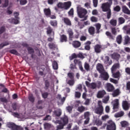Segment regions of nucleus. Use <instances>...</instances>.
<instances>
[{
  "instance_id": "nucleus-1",
  "label": "nucleus",
  "mask_w": 130,
  "mask_h": 130,
  "mask_svg": "<svg viewBox=\"0 0 130 130\" xmlns=\"http://www.w3.org/2000/svg\"><path fill=\"white\" fill-rule=\"evenodd\" d=\"M87 14H88V11H87L86 9L81 7H77V15L79 18L82 19L81 20L82 22L88 20V15H86Z\"/></svg>"
},
{
  "instance_id": "nucleus-2",
  "label": "nucleus",
  "mask_w": 130,
  "mask_h": 130,
  "mask_svg": "<svg viewBox=\"0 0 130 130\" xmlns=\"http://www.w3.org/2000/svg\"><path fill=\"white\" fill-rule=\"evenodd\" d=\"M103 106H102V102L101 101H98V107L95 109V113L102 115L103 113Z\"/></svg>"
},
{
  "instance_id": "nucleus-3",
  "label": "nucleus",
  "mask_w": 130,
  "mask_h": 130,
  "mask_svg": "<svg viewBox=\"0 0 130 130\" xmlns=\"http://www.w3.org/2000/svg\"><path fill=\"white\" fill-rule=\"evenodd\" d=\"M59 124H63V125H67L69 123V117L64 114L61 117L60 120H58Z\"/></svg>"
},
{
  "instance_id": "nucleus-4",
  "label": "nucleus",
  "mask_w": 130,
  "mask_h": 130,
  "mask_svg": "<svg viewBox=\"0 0 130 130\" xmlns=\"http://www.w3.org/2000/svg\"><path fill=\"white\" fill-rule=\"evenodd\" d=\"M107 129L116 130V125H115V123L112 121V120H109L107 126Z\"/></svg>"
},
{
  "instance_id": "nucleus-5",
  "label": "nucleus",
  "mask_w": 130,
  "mask_h": 130,
  "mask_svg": "<svg viewBox=\"0 0 130 130\" xmlns=\"http://www.w3.org/2000/svg\"><path fill=\"white\" fill-rule=\"evenodd\" d=\"M110 56L112 59H114V60H116V61H119V59H120V54H119L117 52H114L113 54H110Z\"/></svg>"
},
{
  "instance_id": "nucleus-6",
  "label": "nucleus",
  "mask_w": 130,
  "mask_h": 130,
  "mask_svg": "<svg viewBox=\"0 0 130 130\" xmlns=\"http://www.w3.org/2000/svg\"><path fill=\"white\" fill-rule=\"evenodd\" d=\"M120 69V63L119 62L117 63H115L111 68V70L112 73H115L117 70H119Z\"/></svg>"
},
{
  "instance_id": "nucleus-7",
  "label": "nucleus",
  "mask_w": 130,
  "mask_h": 130,
  "mask_svg": "<svg viewBox=\"0 0 130 130\" xmlns=\"http://www.w3.org/2000/svg\"><path fill=\"white\" fill-rule=\"evenodd\" d=\"M100 77L104 81H107L109 79V75L105 71L100 73Z\"/></svg>"
},
{
  "instance_id": "nucleus-8",
  "label": "nucleus",
  "mask_w": 130,
  "mask_h": 130,
  "mask_svg": "<svg viewBox=\"0 0 130 130\" xmlns=\"http://www.w3.org/2000/svg\"><path fill=\"white\" fill-rule=\"evenodd\" d=\"M8 127L11 128V130H19L20 127L19 126L16 125L14 123H9L8 124Z\"/></svg>"
},
{
  "instance_id": "nucleus-9",
  "label": "nucleus",
  "mask_w": 130,
  "mask_h": 130,
  "mask_svg": "<svg viewBox=\"0 0 130 130\" xmlns=\"http://www.w3.org/2000/svg\"><path fill=\"white\" fill-rule=\"evenodd\" d=\"M96 71H98L99 73L100 74L103 72H104L105 70L104 69V67L103 65L100 63H98L96 66Z\"/></svg>"
},
{
  "instance_id": "nucleus-10",
  "label": "nucleus",
  "mask_w": 130,
  "mask_h": 130,
  "mask_svg": "<svg viewBox=\"0 0 130 130\" xmlns=\"http://www.w3.org/2000/svg\"><path fill=\"white\" fill-rule=\"evenodd\" d=\"M106 95V91L105 90H100L98 91L96 97L97 98H103Z\"/></svg>"
},
{
  "instance_id": "nucleus-11",
  "label": "nucleus",
  "mask_w": 130,
  "mask_h": 130,
  "mask_svg": "<svg viewBox=\"0 0 130 130\" xmlns=\"http://www.w3.org/2000/svg\"><path fill=\"white\" fill-rule=\"evenodd\" d=\"M108 92H113L114 91V86L110 83H107L106 85Z\"/></svg>"
},
{
  "instance_id": "nucleus-12",
  "label": "nucleus",
  "mask_w": 130,
  "mask_h": 130,
  "mask_svg": "<svg viewBox=\"0 0 130 130\" xmlns=\"http://www.w3.org/2000/svg\"><path fill=\"white\" fill-rule=\"evenodd\" d=\"M62 21L67 26H72V21L68 17H64L62 18Z\"/></svg>"
},
{
  "instance_id": "nucleus-13",
  "label": "nucleus",
  "mask_w": 130,
  "mask_h": 130,
  "mask_svg": "<svg viewBox=\"0 0 130 130\" xmlns=\"http://www.w3.org/2000/svg\"><path fill=\"white\" fill-rule=\"evenodd\" d=\"M115 103L113 104V109L114 112H116L118 110V99L115 100Z\"/></svg>"
},
{
  "instance_id": "nucleus-14",
  "label": "nucleus",
  "mask_w": 130,
  "mask_h": 130,
  "mask_svg": "<svg viewBox=\"0 0 130 130\" xmlns=\"http://www.w3.org/2000/svg\"><path fill=\"white\" fill-rule=\"evenodd\" d=\"M102 48V46L101 45L96 44L94 46V51L96 53H100L101 52V49Z\"/></svg>"
},
{
  "instance_id": "nucleus-15",
  "label": "nucleus",
  "mask_w": 130,
  "mask_h": 130,
  "mask_svg": "<svg viewBox=\"0 0 130 130\" xmlns=\"http://www.w3.org/2000/svg\"><path fill=\"white\" fill-rule=\"evenodd\" d=\"M105 63L108 64V66H111L112 64V60H110V58L108 56H106L105 57Z\"/></svg>"
},
{
  "instance_id": "nucleus-16",
  "label": "nucleus",
  "mask_w": 130,
  "mask_h": 130,
  "mask_svg": "<svg viewBox=\"0 0 130 130\" xmlns=\"http://www.w3.org/2000/svg\"><path fill=\"white\" fill-rule=\"evenodd\" d=\"M73 46L75 48H79L81 45V42L78 41H74L72 43Z\"/></svg>"
},
{
  "instance_id": "nucleus-17",
  "label": "nucleus",
  "mask_w": 130,
  "mask_h": 130,
  "mask_svg": "<svg viewBox=\"0 0 130 130\" xmlns=\"http://www.w3.org/2000/svg\"><path fill=\"white\" fill-rule=\"evenodd\" d=\"M122 107L124 110L129 109V105L128 104V103H127V101H124L123 102Z\"/></svg>"
},
{
  "instance_id": "nucleus-18",
  "label": "nucleus",
  "mask_w": 130,
  "mask_h": 130,
  "mask_svg": "<svg viewBox=\"0 0 130 130\" xmlns=\"http://www.w3.org/2000/svg\"><path fill=\"white\" fill-rule=\"evenodd\" d=\"M120 93V90L119 89V88H118L113 91L112 95L113 97H117V96L119 95Z\"/></svg>"
},
{
  "instance_id": "nucleus-19",
  "label": "nucleus",
  "mask_w": 130,
  "mask_h": 130,
  "mask_svg": "<svg viewBox=\"0 0 130 130\" xmlns=\"http://www.w3.org/2000/svg\"><path fill=\"white\" fill-rule=\"evenodd\" d=\"M72 7V2L69 1L64 3V10H69Z\"/></svg>"
},
{
  "instance_id": "nucleus-20",
  "label": "nucleus",
  "mask_w": 130,
  "mask_h": 130,
  "mask_svg": "<svg viewBox=\"0 0 130 130\" xmlns=\"http://www.w3.org/2000/svg\"><path fill=\"white\" fill-rule=\"evenodd\" d=\"M19 20V19L15 18H11V19H9L10 23H11V24H14V25H17L20 23Z\"/></svg>"
},
{
  "instance_id": "nucleus-21",
  "label": "nucleus",
  "mask_w": 130,
  "mask_h": 130,
  "mask_svg": "<svg viewBox=\"0 0 130 130\" xmlns=\"http://www.w3.org/2000/svg\"><path fill=\"white\" fill-rule=\"evenodd\" d=\"M122 11L124 14H126L127 15H130V10L128 9L126 6H123L122 7Z\"/></svg>"
},
{
  "instance_id": "nucleus-22",
  "label": "nucleus",
  "mask_w": 130,
  "mask_h": 130,
  "mask_svg": "<svg viewBox=\"0 0 130 130\" xmlns=\"http://www.w3.org/2000/svg\"><path fill=\"white\" fill-rule=\"evenodd\" d=\"M112 73L113 74V78H115V79H119L120 78V76H121L119 71H117L116 73L114 72Z\"/></svg>"
},
{
  "instance_id": "nucleus-23",
  "label": "nucleus",
  "mask_w": 130,
  "mask_h": 130,
  "mask_svg": "<svg viewBox=\"0 0 130 130\" xmlns=\"http://www.w3.org/2000/svg\"><path fill=\"white\" fill-rule=\"evenodd\" d=\"M0 87L3 88V89L2 90V93H9L10 91H9V89L6 87L4 84L0 83Z\"/></svg>"
},
{
  "instance_id": "nucleus-24",
  "label": "nucleus",
  "mask_w": 130,
  "mask_h": 130,
  "mask_svg": "<svg viewBox=\"0 0 130 130\" xmlns=\"http://www.w3.org/2000/svg\"><path fill=\"white\" fill-rule=\"evenodd\" d=\"M88 31L90 35H94L95 34V27L94 26H90Z\"/></svg>"
},
{
  "instance_id": "nucleus-25",
  "label": "nucleus",
  "mask_w": 130,
  "mask_h": 130,
  "mask_svg": "<svg viewBox=\"0 0 130 130\" xmlns=\"http://www.w3.org/2000/svg\"><path fill=\"white\" fill-rule=\"evenodd\" d=\"M53 113L55 116H56L57 117H59V116L61 115V113H62L61 110L58 109L57 110H55L53 112Z\"/></svg>"
},
{
  "instance_id": "nucleus-26",
  "label": "nucleus",
  "mask_w": 130,
  "mask_h": 130,
  "mask_svg": "<svg viewBox=\"0 0 130 130\" xmlns=\"http://www.w3.org/2000/svg\"><path fill=\"white\" fill-rule=\"evenodd\" d=\"M60 42H67L68 41V37L66 35H62L60 38Z\"/></svg>"
},
{
  "instance_id": "nucleus-27",
  "label": "nucleus",
  "mask_w": 130,
  "mask_h": 130,
  "mask_svg": "<svg viewBox=\"0 0 130 130\" xmlns=\"http://www.w3.org/2000/svg\"><path fill=\"white\" fill-rule=\"evenodd\" d=\"M68 34H69V39L70 40H72V39H73V38H74V31H73V29H69L68 30Z\"/></svg>"
},
{
  "instance_id": "nucleus-28",
  "label": "nucleus",
  "mask_w": 130,
  "mask_h": 130,
  "mask_svg": "<svg viewBox=\"0 0 130 130\" xmlns=\"http://www.w3.org/2000/svg\"><path fill=\"white\" fill-rule=\"evenodd\" d=\"M96 29V34H99L100 33V29H101V24L100 23H96L95 25Z\"/></svg>"
},
{
  "instance_id": "nucleus-29",
  "label": "nucleus",
  "mask_w": 130,
  "mask_h": 130,
  "mask_svg": "<svg viewBox=\"0 0 130 130\" xmlns=\"http://www.w3.org/2000/svg\"><path fill=\"white\" fill-rule=\"evenodd\" d=\"M44 13L45 16H50L51 15V11H50V9L49 8H45L44 9Z\"/></svg>"
},
{
  "instance_id": "nucleus-30",
  "label": "nucleus",
  "mask_w": 130,
  "mask_h": 130,
  "mask_svg": "<svg viewBox=\"0 0 130 130\" xmlns=\"http://www.w3.org/2000/svg\"><path fill=\"white\" fill-rule=\"evenodd\" d=\"M118 25H122V24H124V23L125 22V19L122 17H119L118 18Z\"/></svg>"
},
{
  "instance_id": "nucleus-31",
  "label": "nucleus",
  "mask_w": 130,
  "mask_h": 130,
  "mask_svg": "<svg viewBox=\"0 0 130 130\" xmlns=\"http://www.w3.org/2000/svg\"><path fill=\"white\" fill-rule=\"evenodd\" d=\"M116 41L118 44H121L122 42V36L121 35H119L116 38Z\"/></svg>"
},
{
  "instance_id": "nucleus-32",
  "label": "nucleus",
  "mask_w": 130,
  "mask_h": 130,
  "mask_svg": "<svg viewBox=\"0 0 130 130\" xmlns=\"http://www.w3.org/2000/svg\"><path fill=\"white\" fill-rule=\"evenodd\" d=\"M110 24L112 25V26H113L114 27H115L116 25H117V20L115 19H112L110 21Z\"/></svg>"
},
{
  "instance_id": "nucleus-33",
  "label": "nucleus",
  "mask_w": 130,
  "mask_h": 130,
  "mask_svg": "<svg viewBox=\"0 0 130 130\" xmlns=\"http://www.w3.org/2000/svg\"><path fill=\"white\" fill-rule=\"evenodd\" d=\"M53 69L54 70H58V64L56 61H53L52 63Z\"/></svg>"
},
{
  "instance_id": "nucleus-34",
  "label": "nucleus",
  "mask_w": 130,
  "mask_h": 130,
  "mask_svg": "<svg viewBox=\"0 0 130 130\" xmlns=\"http://www.w3.org/2000/svg\"><path fill=\"white\" fill-rule=\"evenodd\" d=\"M48 46L50 49H55L56 48V45L53 43H49Z\"/></svg>"
},
{
  "instance_id": "nucleus-35",
  "label": "nucleus",
  "mask_w": 130,
  "mask_h": 130,
  "mask_svg": "<svg viewBox=\"0 0 130 130\" xmlns=\"http://www.w3.org/2000/svg\"><path fill=\"white\" fill-rule=\"evenodd\" d=\"M50 83L49 81L48 80H45V90H48V88H49Z\"/></svg>"
},
{
  "instance_id": "nucleus-36",
  "label": "nucleus",
  "mask_w": 130,
  "mask_h": 130,
  "mask_svg": "<svg viewBox=\"0 0 130 130\" xmlns=\"http://www.w3.org/2000/svg\"><path fill=\"white\" fill-rule=\"evenodd\" d=\"M122 127H126L128 126V122L126 121H123L120 122Z\"/></svg>"
},
{
  "instance_id": "nucleus-37",
  "label": "nucleus",
  "mask_w": 130,
  "mask_h": 130,
  "mask_svg": "<svg viewBox=\"0 0 130 130\" xmlns=\"http://www.w3.org/2000/svg\"><path fill=\"white\" fill-rule=\"evenodd\" d=\"M94 123L97 126H100L102 125V121L101 120L96 119L95 120Z\"/></svg>"
},
{
  "instance_id": "nucleus-38",
  "label": "nucleus",
  "mask_w": 130,
  "mask_h": 130,
  "mask_svg": "<svg viewBox=\"0 0 130 130\" xmlns=\"http://www.w3.org/2000/svg\"><path fill=\"white\" fill-rule=\"evenodd\" d=\"M85 109H86V108H85V107L83 106L78 107V111H79V112H81V113L84 112Z\"/></svg>"
},
{
  "instance_id": "nucleus-39",
  "label": "nucleus",
  "mask_w": 130,
  "mask_h": 130,
  "mask_svg": "<svg viewBox=\"0 0 130 130\" xmlns=\"http://www.w3.org/2000/svg\"><path fill=\"white\" fill-rule=\"evenodd\" d=\"M10 53L11 54H14L15 55H19V53L16 50L11 49L9 51Z\"/></svg>"
},
{
  "instance_id": "nucleus-40",
  "label": "nucleus",
  "mask_w": 130,
  "mask_h": 130,
  "mask_svg": "<svg viewBox=\"0 0 130 130\" xmlns=\"http://www.w3.org/2000/svg\"><path fill=\"white\" fill-rule=\"evenodd\" d=\"M42 104H43V101H39L38 102V105L37 106V108H38V109H43V107H42V106H39V105H42Z\"/></svg>"
},
{
  "instance_id": "nucleus-41",
  "label": "nucleus",
  "mask_w": 130,
  "mask_h": 130,
  "mask_svg": "<svg viewBox=\"0 0 130 130\" xmlns=\"http://www.w3.org/2000/svg\"><path fill=\"white\" fill-rule=\"evenodd\" d=\"M106 35L109 38V39H113V36L110 31H106Z\"/></svg>"
},
{
  "instance_id": "nucleus-42",
  "label": "nucleus",
  "mask_w": 130,
  "mask_h": 130,
  "mask_svg": "<svg viewBox=\"0 0 130 130\" xmlns=\"http://www.w3.org/2000/svg\"><path fill=\"white\" fill-rule=\"evenodd\" d=\"M57 7L60 9H64V3L59 2L57 4Z\"/></svg>"
},
{
  "instance_id": "nucleus-43",
  "label": "nucleus",
  "mask_w": 130,
  "mask_h": 130,
  "mask_svg": "<svg viewBox=\"0 0 130 130\" xmlns=\"http://www.w3.org/2000/svg\"><path fill=\"white\" fill-rule=\"evenodd\" d=\"M27 51L29 54H34V49L30 47H27Z\"/></svg>"
},
{
  "instance_id": "nucleus-44",
  "label": "nucleus",
  "mask_w": 130,
  "mask_h": 130,
  "mask_svg": "<svg viewBox=\"0 0 130 130\" xmlns=\"http://www.w3.org/2000/svg\"><path fill=\"white\" fill-rule=\"evenodd\" d=\"M64 126H66L65 125H63V124H59V125H57L56 130L62 129Z\"/></svg>"
},
{
  "instance_id": "nucleus-45",
  "label": "nucleus",
  "mask_w": 130,
  "mask_h": 130,
  "mask_svg": "<svg viewBox=\"0 0 130 130\" xmlns=\"http://www.w3.org/2000/svg\"><path fill=\"white\" fill-rule=\"evenodd\" d=\"M124 113L123 111H121L115 115V117H121V116H123Z\"/></svg>"
},
{
  "instance_id": "nucleus-46",
  "label": "nucleus",
  "mask_w": 130,
  "mask_h": 130,
  "mask_svg": "<svg viewBox=\"0 0 130 130\" xmlns=\"http://www.w3.org/2000/svg\"><path fill=\"white\" fill-rule=\"evenodd\" d=\"M89 88H91V89H92V90H94V89L97 88V84L94 82H92L90 83Z\"/></svg>"
},
{
  "instance_id": "nucleus-47",
  "label": "nucleus",
  "mask_w": 130,
  "mask_h": 130,
  "mask_svg": "<svg viewBox=\"0 0 130 130\" xmlns=\"http://www.w3.org/2000/svg\"><path fill=\"white\" fill-rule=\"evenodd\" d=\"M84 69L87 71V72H88V71H90V65L87 62H85L84 63Z\"/></svg>"
},
{
  "instance_id": "nucleus-48",
  "label": "nucleus",
  "mask_w": 130,
  "mask_h": 130,
  "mask_svg": "<svg viewBox=\"0 0 130 130\" xmlns=\"http://www.w3.org/2000/svg\"><path fill=\"white\" fill-rule=\"evenodd\" d=\"M52 28H51V27L50 26H49L47 28V34L49 35V34H51V33H52Z\"/></svg>"
},
{
  "instance_id": "nucleus-49",
  "label": "nucleus",
  "mask_w": 130,
  "mask_h": 130,
  "mask_svg": "<svg viewBox=\"0 0 130 130\" xmlns=\"http://www.w3.org/2000/svg\"><path fill=\"white\" fill-rule=\"evenodd\" d=\"M124 42L125 44H128V43H129L130 38H129V37H128V36H126L125 37Z\"/></svg>"
},
{
  "instance_id": "nucleus-50",
  "label": "nucleus",
  "mask_w": 130,
  "mask_h": 130,
  "mask_svg": "<svg viewBox=\"0 0 130 130\" xmlns=\"http://www.w3.org/2000/svg\"><path fill=\"white\" fill-rule=\"evenodd\" d=\"M78 58V54H76V53H73L72 54L71 56H70L69 58L70 60H73L74 58Z\"/></svg>"
},
{
  "instance_id": "nucleus-51",
  "label": "nucleus",
  "mask_w": 130,
  "mask_h": 130,
  "mask_svg": "<svg viewBox=\"0 0 130 130\" xmlns=\"http://www.w3.org/2000/svg\"><path fill=\"white\" fill-rule=\"evenodd\" d=\"M68 15L70 17H74V8H71L68 12Z\"/></svg>"
},
{
  "instance_id": "nucleus-52",
  "label": "nucleus",
  "mask_w": 130,
  "mask_h": 130,
  "mask_svg": "<svg viewBox=\"0 0 130 130\" xmlns=\"http://www.w3.org/2000/svg\"><path fill=\"white\" fill-rule=\"evenodd\" d=\"M68 85H70V86H74L75 84V79H71L68 81Z\"/></svg>"
},
{
  "instance_id": "nucleus-53",
  "label": "nucleus",
  "mask_w": 130,
  "mask_h": 130,
  "mask_svg": "<svg viewBox=\"0 0 130 130\" xmlns=\"http://www.w3.org/2000/svg\"><path fill=\"white\" fill-rule=\"evenodd\" d=\"M50 23L51 26L55 27V26L57 25V21L56 20H51Z\"/></svg>"
},
{
  "instance_id": "nucleus-54",
  "label": "nucleus",
  "mask_w": 130,
  "mask_h": 130,
  "mask_svg": "<svg viewBox=\"0 0 130 130\" xmlns=\"http://www.w3.org/2000/svg\"><path fill=\"white\" fill-rule=\"evenodd\" d=\"M90 21L94 23H96V22H98V18L95 16H92L90 18Z\"/></svg>"
},
{
  "instance_id": "nucleus-55",
  "label": "nucleus",
  "mask_w": 130,
  "mask_h": 130,
  "mask_svg": "<svg viewBox=\"0 0 130 130\" xmlns=\"http://www.w3.org/2000/svg\"><path fill=\"white\" fill-rule=\"evenodd\" d=\"M121 8H120V6H116L113 8V11L114 12H120V10Z\"/></svg>"
},
{
  "instance_id": "nucleus-56",
  "label": "nucleus",
  "mask_w": 130,
  "mask_h": 130,
  "mask_svg": "<svg viewBox=\"0 0 130 130\" xmlns=\"http://www.w3.org/2000/svg\"><path fill=\"white\" fill-rule=\"evenodd\" d=\"M73 106H68L66 107V110L69 113H72V111H73Z\"/></svg>"
},
{
  "instance_id": "nucleus-57",
  "label": "nucleus",
  "mask_w": 130,
  "mask_h": 130,
  "mask_svg": "<svg viewBox=\"0 0 130 130\" xmlns=\"http://www.w3.org/2000/svg\"><path fill=\"white\" fill-rule=\"evenodd\" d=\"M10 44L9 42H5L4 43H2L0 44V49H2V48H3V47H5V46H7Z\"/></svg>"
},
{
  "instance_id": "nucleus-58",
  "label": "nucleus",
  "mask_w": 130,
  "mask_h": 130,
  "mask_svg": "<svg viewBox=\"0 0 130 130\" xmlns=\"http://www.w3.org/2000/svg\"><path fill=\"white\" fill-rule=\"evenodd\" d=\"M6 27L5 26H2L0 28V35H1V34H3V33H5V31H6Z\"/></svg>"
},
{
  "instance_id": "nucleus-59",
  "label": "nucleus",
  "mask_w": 130,
  "mask_h": 130,
  "mask_svg": "<svg viewBox=\"0 0 130 130\" xmlns=\"http://www.w3.org/2000/svg\"><path fill=\"white\" fill-rule=\"evenodd\" d=\"M84 7L87 9H91V2H86L84 4Z\"/></svg>"
},
{
  "instance_id": "nucleus-60",
  "label": "nucleus",
  "mask_w": 130,
  "mask_h": 130,
  "mask_svg": "<svg viewBox=\"0 0 130 130\" xmlns=\"http://www.w3.org/2000/svg\"><path fill=\"white\" fill-rule=\"evenodd\" d=\"M27 3H28L27 0H20V5H21V6H25V5H26L27 4Z\"/></svg>"
},
{
  "instance_id": "nucleus-61",
  "label": "nucleus",
  "mask_w": 130,
  "mask_h": 130,
  "mask_svg": "<svg viewBox=\"0 0 130 130\" xmlns=\"http://www.w3.org/2000/svg\"><path fill=\"white\" fill-rule=\"evenodd\" d=\"M58 0H48V4L49 5H53L54 3H56Z\"/></svg>"
},
{
  "instance_id": "nucleus-62",
  "label": "nucleus",
  "mask_w": 130,
  "mask_h": 130,
  "mask_svg": "<svg viewBox=\"0 0 130 130\" xmlns=\"http://www.w3.org/2000/svg\"><path fill=\"white\" fill-rule=\"evenodd\" d=\"M48 95H49V93L47 92H45L42 93L43 98H47V97H48Z\"/></svg>"
},
{
  "instance_id": "nucleus-63",
  "label": "nucleus",
  "mask_w": 130,
  "mask_h": 130,
  "mask_svg": "<svg viewBox=\"0 0 130 130\" xmlns=\"http://www.w3.org/2000/svg\"><path fill=\"white\" fill-rule=\"evenodd\" d=\"M84 118H90L89 116H90V112H85L84 114Z\"/></svg>"
},
{
  "instance_id": "nucleus-64",
  "label": "nucleus",
  "mask_w": 130,
  "mask_h": 130,
  "mask_svg": "<svg viewBox=\"0 0 130 130\" xmlns=\"http://www.w3.org/2000/svg\"><path fill=\"white\" fill-rule=\"evenodd\" d=\"M126 90L130 91V81H128V82L126 83Z\"/></svg>"
}]
</instances>
